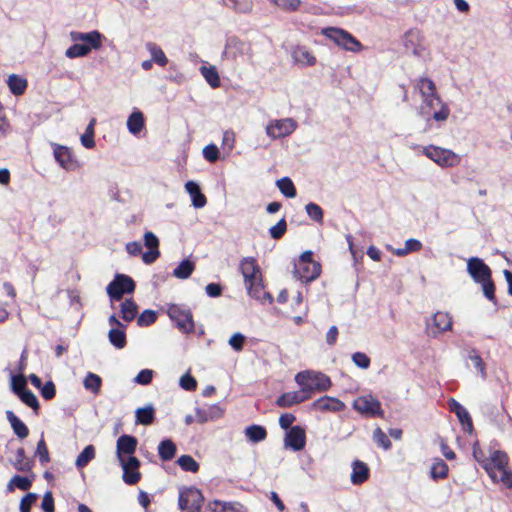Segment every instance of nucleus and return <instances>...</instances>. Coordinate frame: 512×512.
Here are the masks:
<instances>
[{"mask_svg": "<svg viewBox=\"0 0 512 512\" xmlns=\"http://www.w3.org/2000/svg\"><path fill=\"white\" fill-rule=\"evenodd\" d=\"M453 326L452 316L448 312L438 311L431 319V322L427 323V332L432 337L450 331Z\"/></svg>", "mask_w": 512, "mask_h": 512, "instance_id": "nucleus-9", "label": "nucleus"}, {"mask_svg": "<svg viewBox=\"0 0 512 512\" xmlns=\"http://www.w3.org/2000/svg\"><path fill=\"white\" fill-rule=\"evenodd\" d=\"M449 467L446 462L441 458H434L431 468H430V477L434 481H438L440 479H445L448 476Z\"/></svg>", "mask_w": 512, "mask_h": 512, "instance_id": "nucleus-30", "label": "nucleus"}, {"mask_svg": "<svg viewBox=\"0 0 512 512\" xmlns=\"http://www.w3.org/2000/svg\"><path fill=\"white\" fill-rule=\"evenodd\" d=\"M466 352L465 359L472 362L473 367L480 373L481 378L485 380L487 377L486 365L479 352L475 348H469Z\"/></svg>", "mask_w": 512, "mask_h": 512, "instance_id": "nucleus-29", "label": "nucleus"}, {"mask_svg": "<svg viewBox=\"0 0 512 512\" xmlns=\"http://www.w3.org/2000/svg\"><path fill=\"white\" fill-rule=\"evenodd\" d=\"M415 89L419 91L422 98L438 95L436 93L435 83L426 77H421L417 80Z\"/></svg>", "mask_w": 512, "mask_h": 512, "instance_id": "nucleus-35", "label": "nucleus"}, {"mask_svg": "<svg viewBox=\"0 0 512 512\" xmlns=\"http://www.w3.org/2000/svg\"><path fill=\"white\" fill-rule=\"evenodd\" d=\"M295 380L310 396L314 391H327L332 385L330 378L321 372L302 371L296 375Z\"/></svg>", "mask_w": 512, "mask_h": 512, "instance_id": "nucleus-1", "label": "nucleus"}, {"mask_svg": "<svg viewBox=\"0 0 512 512\" xmlns=\"http://www.w3.org/2000/svg\"><path fill=\"white\" fill-rule=\"evenodd\" d=\"M95 125H96V119L92 118L90 120L89 124L87 125L84 134L80 138L81 144L87 149H92L95 147V140H94Z\"/></svg>", "mask_w": 512, "mask_h": 512, "instance_id": "nucleus-44", "label": "nucleus"}, {"mask_svg": "<svg viewBox=\"0 0 512 512\" xmlns=\"http://www.w3.org/2000/svg\"><path fill=\"white\" fill-rule=\"evenodd\" d=\"M146 49L151 54L152 61L158 64L159 66L163 67L168 63V58L166 57L164 51L157 44L153 42H148L146 44Z\"/></svg>", "mask_w": 512, "mask_h": 512, "instance_id": "nucleus-37", "label": "nucleus"}, {"mask_svg": "<svg viewBox=\"0 0 512 512\" xmlns=\"http://www.w3.org/2000/svg\"><path fill=\"white\" fill-rule=\"evenodd\" d=\"M245 286L249 296L255 300L261 302L262 304H271L273 302L272 295L264 290L262 277L245 283Z\"/></svg>", "mask_w": 512, "mask_h": 512, "instance_id": "nucleus-18", "label": "nucleus"}, {"mask_svg": "<svg viewBox=\"0 0 512 512\" xmlns=\"http://www.w3.org/2000/svg\"><path fill=\"white\" fill-rule=\"evenodd\" d=\"M212 512H247V509L239 502H225L214 500L208 504Z\"/></svg>", "mask_w": 512, "mask_h": 512, "instance_id": "nucleus-26", "label": "nucleus"}, {"mask_svg": "<svg viewBox=\"0 0 512 512\" xmlns=\"http://www.w3.org/2000/svg\"><path fill=\"white\" fill-rule=\"evenodd\" d=\"M310 398V395L307 394L302 388L299 391L287 392L283 393L276 400V404L279 407H291L293 405L302 403Z\"/></svg>", "mask_w": 512, "mask_h": 512, "instance_id": "nucleus-21", "label": "nucleus"}, {"mask_svg": "<svg viewBox=\"0 0 512 512\" xmlns=\"http://www.w3.org/2000/svg\"><path fill=\"white\" fill-rule=\"evenodd\" d=\"M373 440L376 442L378 446L382 447L384 450H389L392 446V443L387 437V435L379 427H377L373 432Z\"/></svg>", "mask_w": 512, "mask_h": 512, "instance_id": "nucleus-55", "label": "nucleus"}, {"mask_svg": "<svg viewBox=\"0 0 512 512\" xmlns=\"http://www.w3.org/2000/svg\"><path fill=\"white\" fill-rule=\"evenodd\" d=\"M38 495L36 493L26 494L20 501V512H30L31 506L36 502Z\"/></svg>", "mask_w": 512, "mask_h": 512, "instance_id": "nucleus-61", "label": "nucleus"}, {"mask_svg": "<svg viewBox=\"0 0 512 512\" xmlns=\"http://www.w3.org/2000/svg\"><path fill=\"white\" fill-rule=\"evenodd\" d=\"M136 423L142 425H150L155 419V410L152 405H148L144 408H138L135 412Z\"/></svg>", "mask_w": 512, "mask_h": 512, "instance_id": "nucleus-40", "label": "nucleus"}, {"mask_svg": "<svg viewBox=\"0 0 512 512\" xmlns=\"http://www.w3.org/2000/svg\"><path fill=\"white\" fill-rule=\"evenodd\" d=\"M240 271L244 278V283L254 281L261 276L260 268L254 257H245L240 262Z\"/></svg>", "mask_w": 512, "mask_h": 512, "instance_id": "nucleus-20", "label": "nucleus"}, {"mask_svg": "<svg viewBox=\"0 0 512 512\" xmlns=\"http://www.w3.org/2000/svg\"><path fill=\"white\" fill-rule=\"evenodd\" d=\"M153 370L142 369L134 378V382L140 385H148L153 379Z\"/></svg>", "mask_w": 512, "mask_h": 512, "instance_id": "nucleus-64", "label": "nucleus"}, {"mask_svg": "<svg viewBox=\"0 0 512 512\" xmlns=\"http://www.w3.org/2000/svg\"><path fill=\"white\" fill-rule=\"evenodd\" d=\"M7 83L14 95L23 94L27 87V81L16 74L10 75Z\"/></svg>", "mask_w": 512, "mask_h": 512, "instance_id": "nucleus-45", "label": "nucleus"}, {"mask_svg": "<svg viewBox=\"0 0 512 512\" xmlns=\"http://www.w3.org/2000/svg\"><path fill=\"white\" fill-rule=\"evenodd\" d=\"M369 477V468L362 461L355 460L352 464L351 482L354 485L364 483Z\"/></svg>", "mask_w": 512, "mask_h": 512, "instance_id": "nucleus-27", "label": "nucleus"}, {"mask_svg": "<svg viewBox=\"0 0 512 512\" xmlns=\"http://www.w3.org/2000/svg\"><path fill=\"white\" fill-rule=\"evenodd\" d=\"M84 388L94 395H98L102 385V379L99 375L88 372L83 380Z\"/></svg>", "mask_w": 512, "mask_h": 512, "instance_id": "nucleus-38", "label": "nucleus"}, {"mask_svg": "<svg viewBox=\"0 0 512 512\" xmlns=\"http://www.w3.org/2000/svg\"><path fill=\"white\" fill-rule=\"evenodd\" d=\"M138 307L133 299H126L121 304V317L126 322H131L137 315Z\"/></svg>", "mask_w": 512, "mask_h": 512, "instance_id": "nucleus-42", "label": "nucleus"}, {"mask_svg": "<svg viewBox=\"0 0 512 512\" xmlns=\"http://www.w3.org/2000/svg\"><path fill=\"white\" fill-rule=\"evenodd\" d=\"M119 463L123 470V481L127 485L137 484L141 479L140 461L136 457H128L127 460L119 461Z\"/></svg>", "mask_w": 512, "mask_h": 512, "instance_id": "nucleus-15", "label": "nucleus"}, {"mask_svg": "<svg viewBox=\"0 0 512 512\" xmlns=\"http://www.w3.org/2000/svg\"><path fill=\"white\" fill-rule=\"evenodd\" d=\"M144 127V116L139 110H134L127 120V128L131 134H138Z\"/></svg>", "mask_w": 512, "mask_h": 512, "instance_id": "nucleus-33", "label": "nucleus"}, {"mask_svg": "<svg viewBox=\"0 0 512 512\" xmlns=\"http://www.w3.org/2000/svg\"><path fill=\"white\" fill-rule=\"evenodd\" d=\"M245 339L246 337L242 333L237 332L230 337L228 343L234 351L240 352L244 347Z\"/></svg>", "mask_w": 512, "mask_h": 512, "instance_id": "nucleus-62", "label": "nucleus"}, {"mask_svg": "<svg viewBox=\"0 0 512 512\" xmlns=\"http://www.w3.org/2000/svg\"><path fill=\"white\" fill-rule=\"evenodd\" d=\"M450 114L449 107L442 102L438 95L422 98V104L419 108V115L426 119L442 122L445 121Z\"/></svg>", "mask_w": 512, "mask_h": 512, "instance_id": "nucleus-2", "label": "nucleus"}, {"mask_svg": "<svg viewBox=\"0 0 512 512\" xmlns=\"http://www.w3.org/2000/svg\"><path fill=\"white\" fill-rule=\"evenodd\" d=\"M280 192L287 198H294L297 194L294 183L289 177H283L276 182Z\"/></svg>", "mask_w": 512, "mask_h": 512, "instance_id": "nucleus-47", "label": "nucleus"}, {"mask_svg": "<svg viewBox=\"0 0 512 512\" xmlns=\"http://www.w3.org/2000/svg\"><path fill=\"white\" fill-rule=\"evenodd\" d=\"M13 466L16 470L27 472L30 471L33 467V463L30 460H26V453L24 448L20 447L16 451V460L13 463Z\"/></svg>", "mask_w": 512, "mask_h": 512, "instance_id": "nucleus-46", "label": "nucleus"}, {"mask_svg": "<svg viewBox=\"0 0 512 512\" xmlns=\"http://www.w3.org/2000/svg\"><path fill=\"white\" fill-rule=\"evenodd\" d=\"M479 284H481L482 286L484 296L494 305H497V299L495 296V285L492 280V277L483 282H480Z\"/></svg>", "mask_w": 512, "mask_h": 512, "instance_id": "nucleus-51", "label": "nucleus"}, {"mask_svg": "<svg viewBox=\"0 0 512 512\" xmlns=\"http://www.w3.org/2000/svg\"><path fill=\"white\" fill-rule=\"evenodd\" d=\"M203 496L195 487L183 488L179 492L178 505L182 512H200Z\"/></svg>", "mask_w": 512, "mask_h": 512, "instance_id": "nucleus-7", "label": "nucleus"}, {"mask_svg": "<svg viewBox=\"0 0 512 512\" xmlns=\"http://www.w3.org/2000/svg\"><path fill=\"white\" fill-rule=\"evenodd\" d=\"M508 456L504 451H494L485 462V471L493 481L498 480V472L507 468Z\"/></svg>", "mask_w": 512, "mask_h": 512, "instance_id": "nucleus-13", "label": "nucleus"}, {"mask_svg": "<svg viewBox=\"0 0 512 512\" xmlns=\"http://www.w3.org/2000/svg\"><path fill=\"white\" fill-rule=\"evenodd\" d=\"M185 190L190 195L192 200V205L199 209L203 208L206 203L207 199L205 195L201 192L199 185L194 181H188L185 184Z\"/></svg>", "mask_w": 512, "mask_h": 512, "instance_id": "nucleus-24", "label": "nucleus"}, {"mask_svg": "<svg viewBox=\"0 0 512 512\" xmlns=\"http://www.w3.org/2000/svg\"><path fill=\"white\" fill-rule=\"evenodd\" d=\"M329 40L333 41L339 47L351 51L358 52L362 49V44L348 31L337 27H326L321 31Z\"/></svg>", "mask_w": 512, "mask_h": 512, "instance_id": "nucleus-3", "label": "nucleus"}, {"mask_svg": "<svg viewBox=\"0 0 512 512\" xmlns=\"http://www.w3.org/2000/svg\"><path fill=\"white\" fill-rule=\"evenodd\" d=\"M353 408L366 417L383 416L381 403L370 394L357 397L353 402Z\"/></svg>", "mask_w": 512, "mask_h": 512, "instance_id": "nucleus-8", "label": "nucleus"}, {"mask_svg": "<svg viewBox=\"0 0 512 512\" xmlns=\"http://www.w3.org/2000/svg\"><path fill=\"white\" fill-rule=\"evenodd\" d=\"M467 272L476 283L483 282L491 277V269L479 257H471L467 261Z\"/></svg>", "mask_w": 512, "mask_h": 512, "instance_id": "nucleus-12", "label": "nucleus"}, {"mask_svg": "<svg viewBox=\"0 0 512 512\" xmlns=\"http://www.w3.org/2000/svg\"><path fill=\"white\" fill-rule=\"evenodd\" d=\"M167 314L182 333L188 334L194 331L193 315L188 307L171 304L168 306Z\"/></svg>", "mask_w": 512, "mask_h": 512, "instance_id": "nucleus-5", "label": "nucleus"}, {"mask_svg": "<svg viewBox=\"0 0 512 512\" xmlns=\"http://www.w3.org/2000/svg\"><path fill=\"white\" fill-rule=\"evenodd\" d=\"M125 329L123 327H115L109 330V342L117 349H123L127 344Z\"/></svg>", "mask_w": 512, "mask_h": 512, "instance_id": "nucleus-34", "label": "nucleus"}, {"mask_svg": "<svg viewBox=\"0 0 512 512\" xmlns=\"http://www.w3.org/2000/svg\"><path fill=\"white\" fill-rule=\"evenodd\" d=\"M307 215L315 222L323 223V209L316 203L310 202L305 206Z\"/></svg>", "mask_w": 512, "mask_h": 512, "instance_id": "nucleus-50", "label": "nucleus"}, {"mask_svg": "<svg viewBox=\"0 0 512 512\" xmlns=\"http://www.w3.org/2000/svg\"><path fill=\"white\" fill-rule=\"evenodd\" d=\"M203 157L210 163H214L219 159V149L215 144H209L204 147Z\"/></svg>", "mask_w": 512, "mask_h": 512, "instance_id": "nucleus-60", "label": "nucleus"}, {"mask_svg": "<svg viewBox=\"0 0 512 512\" xmlns=\"http://www.w3.org/2000/svg\"><path fill=\"white\" fill-rule=\"evenodd\" d=\"M292 56L295 62L302 65L312 66L316 63L315 57L305 47H296L293 50Z\"/></svg>", "mask_w": 512, "mask_h": 512, "instance_id": "nucleus-36", "label": "nucleus"}, {"mask_svg": "<svg viewBox=\"0 0 512 512\" xmlns=\"http://www.w3.org/2000/svg\"><path fill=\"white\" fill-rule=\"evenodd\" d=\"M177 447L170 439L162 440L158 445V455L162 461H170L175 457Z\"/></svg>", "mask_w": 512, "mask_h": 512, "instance_id": "nucleus-31", "label": "nucleus"}, {"mask_svg": "<svg viewBox=\"0 0 512 512\" xmlns=\"http://www.w3.org/2000/svg\"><path fill=\"white\" fill-rule=\"evenodd\" d=\"M321 273L320 264H312L310 267L302 264H295L294 276L302 282H311Z\"/></svg>", "mask_w": 512, "mask_h": 512, "instance_id": "nucleus-22", "label": "nucleus"}, {"mask_svg": "<svg viewBox=\"0 0 512 512\" xmlns=\"http://www.w3.org/2000/svg\"><path fill=\"white\" fill-rule=\"evenodd\" d=\"M54 157L55 160L59 163V165L66 169L70 170L74 166V161L72 159V154L69 148L66 146L56 144L54 146Z\"/></svg>", "mask_w": 512, "mask_h": 512, "instance_id": "nucleus-25", "label": "nucleus"}, {"mask_svg": "<svg viewBox=\"0 0 512 512\" xmlns=\"http://www.w3.org/2000/svg\"><path fill=\"white\" fill-rule=\"evenodd\" d=\"M96 451L93 445L86 446L82 452L77 456L75 465L78 469L86 467L90 461L95 458Z\"/></svg>", "mask_w": 512, "mask_h": 512, "instance_id": "nucleus-43", "label": "nucleus"}, {"mask_svg": "<svg viewBox=\"0 0 512 512\" xmlns=\"http://www.w3.org/2000/svg\"><path fill=\"white\" fill-rule=\"evenodd\" d=\"M423 154L442 168L456 167L461 163V156L450 149L429 145Z\"/></svg>", "mask_w": 512, "mask_h": 512, "instance_id": "nucleus-4", "label": "nucleus"}, {"mask_svg": "<svg viewBox=\"0 0 512 512\" xmlns=\"http://www.w3.org/2000/svg\"><path fill=\"white\" fill-rule=\"evenodd\" d=\"M179 385L186 391H194L197 387V381L189 373H186L180 378Z\"/></svg>", "mask_w": 512, "mask_h": 512, "instance_id": "nucleus-63", "label": "nucleus"}, {"mask_svg": "<svg viewBox=\"0 0 512 512\" xmlns=\"http://www.w3.org/2000/svg\"><path fill=\"white\" fill-rule=\"evenodd\" d=\"M403 44L407 51L415 56H422L424 52L423 35L418 29L408 30L403 37Z\"/></svg>", "mask_w": 512, "mask_h": 512, "instance_id": "nucleus-17", "label": "nucleus"}, {"mask_svg": "<svg viewBox=\"0 0 512 512\" xmlns=\"http://www.w3.org/2000/svg\"><path fill=\"white\" fill-rule=\"evenodd\" d=\"M18 397L24 404L32 408L34 411H37L39 409L38 399L32 391L27 389L23 391L21 394H19Z\"/></svg>", "mask_w": 512, "mask_h": 512, "instance_id": "nucleus-53", "label": "nucleus"}, {"mask_svg": "<svg viewBox=\"0 0 512 512\" xmlns=\"http://www.w3.org/2000/svg\"><path fill=\"white\" fill-rule=\"evenodd\" d=\"M157 319L156 313L153 310H144L137 318V324L140 327H147L153 324Z\"/></svg>", "mask_w": 512, "mask_h": 512, "instance_id": "nucleus-56", "label": "nucleus"}, {"mask_svg": "<svg viewBox=\"0 0 512 512\" xmlns=\"http://www.w3.org/2000/svg\"><path fill=\"white\" fill-rule=\"evenodd\" d=\"M135 287V282L130 276L117 273L106 287V292L112 302L120 301L124 294L133 293Z\"/></svg>", "mask_w": 512, "mask_h": 512, "instance_id": "nucleus-6", "label": "nucleus"}, {"mask_svg": "<svg viewBox=\"0 0 512 512\" xmlns=\"http://www.w3.org/2000/svg\"><path fill=\"white\" fill-rule=\"evenodd\" d=\"M6 418L10 423L14 434L20 438L24 439L29 435V429L26 424L21 421L11 410L6 411Z\"/></svg>", "mask_w": 512, "mask_h": 512, "instance_id": "nucleus-28", "label": "nucleus"}, {"mask_svg": "<svg viewBox=\"0 0 512 512\" xmlns=\"http://www.w3.org/2000/svg\"><path fill=\"white\" fill-rule=\"evenodd\" d=\"M200 73L212 88L220 86V77L215 66H201Z\"/></svg>", "mask_w": 512, "mask_h": 512, "instance_id": "nucleus-39", "label": "nucleus"}, {"mask_svg": "<svg viewBox=\"0 0 512 512\" xmlns=\"http://www.w3.org/2000/svg\"><path fill=\"white\" fill-rule=\"evenodd\" d=\"M296 122L291 118L271 121L266 127V133L273 139L283 138L294 132Z\"/></svg>", "mask_w": 512, "mask_h": 512, "instance_id": "nucleus-11", "label": "nucleus"}, {"mask_svg": "<svg viewBox=\"0 0 512 512\" xmlns=\"http://www.w3.org/2000/svg\"><path fill=\"white\" fill-rule=\"evenodd\" d=\"M74 44L71 45L66 51L65 56L69 59H75L80 57H85L90 53V48L87 46H83V44H80V42H73Z\"/></svg>", "mask_w": 512, "mask_h": 512, "instance_id": "nucleus-48", "label": "nucleus"}, {"mask_svg": "<svg viewBox=\"0 0 512 512\" xmlns=\"http://www.w3.org/2000/svg\"><path fill=\"white\" fill-rule=\"evenodd\" d=\"M137 438L132 435H121L116 442V456L118 461L127 460L128 457H135L137 449Z\"/></svg>", "mask_w": 512, "mask_h": 512, "instance_id": "nucleus-14", "label": "nucleus"}, {"mask_svg": "<svg viewBox=\"0 0 512 512\" xmlns=\"http://www.w3.org/2000/svg\"><path fill=\"white\" fill-rule=\"evenodd\" d=\"M270 2L280 9L289 12L297 11L301 5V0H270Z\"/></svg>", "mask_w": 512, "mask_h": 512, "instance_id": "nucleus-54", "label": "nucleus"}, {"mask_svg": "<svg viewBox=\"0 0 512 512\" xmlns=\"http://www.w3.org/2000/svg\"><path fill=\"white\" fill-rule=\"evenodd\" d=\"M246 438L252 443H259L267 438V431L265 427L257 424H252L245 429Z\"/></svg>", "mask_w": 512, "mask_h": 512, "instance_id": "nucleus-32", "label": "nucleus"}, {"mask_svg": "<svg viewBox=\"0 0 512 512\" xmlns=\"http://www.w3.org/2000/svg\"><path fill=\"white\" fill-rule=\"evenodd\" d=\"M69 35L73 42H80L83 46L90 48V52L92 50H99L102 47V41L104 39L103 34L97 30L90 32L71 31Z\"/></svg>", "mask_w": 512, "mask_h": 512, "instance_id": "nucleus-10", "label": "nucleus"}, {"mask_svg": "<svg viewBox=\"0 0 512 512\" xmlns=\"http://www.w3.org/2000/svg\"><path fill=\"white\" fill-rule=\"evenodd\" d=\"M35 454H36V456L39 457V461L41 464H46L50 461L48 448H47L45 440L43 438H41L38 441Z\"/></svg>", "mask_w": 512, "mask_h": 512, "instance_id": "nucleus-59", "label": "nucleus"}, {"mask_svg": "<svg viewBox=\"0 0 512 512\" xmlns=\"http://www.w3.org/2000/svg\"><path fill=\"white\" fill-rule=\"evenodd\" d=\"M177 463L186 472L196 473L199 470V464L190 455L180 456Z\"/></svg>", "mask_w": 512, "mask_h": 512, "instance_id": "nucleus-49", "label": "nucleus"}, {"mask_svg": "<svg viewBox=\"0 0 512 512\" xmlns=\"http://www.w3.org/2000/svg\"><path fill=\"white\" fill-rule=\"evenodd\" d=\"M450 410L456 414L465 431L473 430V423L468 410L455 399L449 400Z\"/></svg>", "mask_w": 512, "mask_h": 512, "instance_id": "nucleus-23", "label": "nucleus"}, {"mask_svg": "<svg viewBox=\"0 0 512 512\" xmlns=\"http://www.w3.org/2000/svg\"><path fill=\"white\" fill-rule=\"evenodd\" d=\"M287 230V223L285 218L280 219L274 226L269 229V234L273 239H280Z\"/></svg>", "mask_w": 512, "mask_h": 512, "instance_id": "nucleus-58", "label": "nucleus"}, {"mask_svg": "<svg viewBox=\"0 0 512 512\" xmlns=\"http://www.w3.org/2000/svg\"><path fill=\"white\" fill-rule=\"evenodd\" d=\"M194 269V263L189 259H184L177 267L174 268L173 276L178 279H187L191 276Z\"/></svg>", "mask_w": 512, "mask_h": 512, "instance_id": "nucleus-41", "label": "nucleus"}, {"mask_svg": "<svg viewBox=\"0 0 512 512\" xmlns=\"http://www.w3.org/2000/svg\"><path fill=\"white\" fill-rule=\"evenodd\" d=\"M226 6L237 12L246 13L252 9L251 0H230L226 2Z\"/></svg>", "mask_w": 512, "mask_h": 512, "instance_id": "nucleus-57", "label": "nucleus"}, {"mask_svg": "<svg viewBox=\"0 0 512 512\" xmlns=\"http://www.w3.org/2000/svg\"><path fill=\"white\" fill-rule=\"evenodd\" d=\"M27 382L23 374L12 375L11 377V390L17 396L21 394L23 391L27 390L26 388Z\"/></svg>", "mask_w": 512, "mask_h": 512, "instance_id": "nucleus-52", "label": "nucleus"}, {"mask_svg": "<svg viewBox=\"0 0 512 512\" xmlns=\"http://www.w3.org/2000/svg\"><path fill=\"white\" fill-rule=\"evenodd\" d=\"M306 445L305 429L299 425L292 426L285 434L284 446L293 451H300Z\"/></svg>", "mask_w": 512, "mask_h": 512, "instance_id": "nucleus-16", "label": "nucleus"}, {"mask_svg": "<svg viewBox=\"0 0 512 512\" xmlns=\"http://www.w3.org/2000/svg\"><path fill=\"white\" fill-rule=\"evenodd\" d=\"M312 409L321 412H341L345 409V404L338 398L326 395L315 400Z\"/></svg>", "mask_w": 512, "mask_h": 512, "instance_id": "nucleus-19", "label": "nucleus"}]
</instances>
